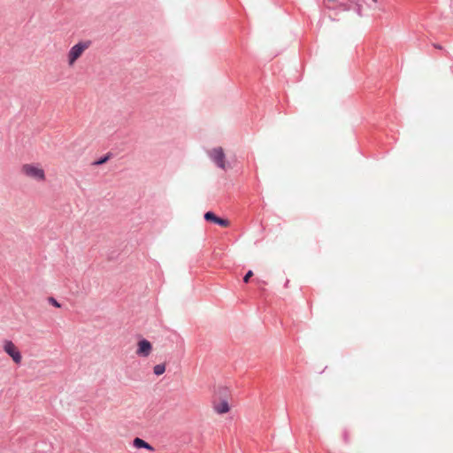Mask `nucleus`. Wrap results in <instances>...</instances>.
<instances>
[{
  "label": "nucleus",
  "instance_id": "11",
  "mask_svg": "<svg viewBox=\"0 0 453 453\" xmlns=\"http://www.w3.org/2000/svg\"><path fill=\"white\" fill-rule=\"evenodd\" d=\"M49 301H50V303L52 305H54L55 307H57V308H59V307H60L59 303H58L56 299H54L53 297H50V298L49 299Z\"/></svg>",
  "mask_w": 453,
  "mask_h": 453
},
{
  "label": "nucleus",
  "instance_id": "12",
  "mask_svg": "<svg viewBox=\"0 0 453 453\" xmlns=\"http://www.w3.org/2000/svg\"><path fill=\"white\" fill-rule=\"evenodd\" d=\"M109 157H104L103 158H101L100 160L96 161L95 163V165H102V164H104L107 160H108Z\"/></svg>",
  "mask_w": 453,
  "mask_h": 453
},
{
  "label": "nucleus",
  "instance_id": "14",
  "mask_svg": "<svg viewBox=\"0 0 453 453\" xmlns=\"http://www.w3.org/2000/svg\"><path fill=\"white\" fill-rule=\"evenodd\" d=\"M372 1H373L374 3H377V2H378V0H372Z\"/></svg>",
  "mask_w": 453,
  "mask_h": 453
},
{
  "label": "nucleus",
  "instance_id": "9",
  "mask_svg": "<svg viewBox=\"0 0 453 453\" xmlns=\"http://www.w3.org/2000/svg\"><path fill=\"white\" fill-rule=\"evenodd\" d=\"M153 372L157 376L162 375L165 372V365L159 364V365H155L153 367Z\"/></svg>",
  "mask_w": 453,
  "mask_h": 453
},
{
  "label": "nucleus",
  "instance_id": "2",
  "mask_svg": "<svg viewBox=\"0 0 453 453\" xmlns=\"http://www.w3.org/2000/svg\"><path fill=\"white\" fill-rule=\"evenodd\" d=\"M21 173L38 182H43L46 180V174L43 168L38 164H24L20 168Z\"/></svg>",
  "mask_w": 453,
  "mask_h": 453
},
{
  "label": "nucleus",
  "instance_id": "8",
  "mask_svg": "<svg viewBox=\"0 0 453 453\" xmlns=\"http://www.w3.org/2000/svg\"><path fill=\"white\" fill-rule=\"evenodd\" d=\"M133 445L136 449L143 448V449H148L150 451H154V448L150 444H149L144 440H142L141 438H138V437L134 439Z\"/></svg>",
  "mask_w": 453,
  "mask_h": 453
},
{
  "label": "nucleus",
  "instance_id": "10",
  "mask_svg": "<svg viewBox=\"0 0 453 453\" xmlns=\"http://www.w3.org/2000/svg\"><path fill=\"white\" fill-rule=\"evenodd\" d=\"M252 276H253V272H252L251 270H250V271L246 273V275L244 276V278H243L244 282H246V283H247V282L249 281V280L250 279V277H252Z\"/></svg>",
  "mask_w": 453,
  "mask_h": 453
},
{
  "label": "nucleus",
  "instance_id": "5",
  "mask_svg": "<svg viewBox=\"0 0 453 453\" xmlns=\"http://www.w3.org/2000/svg\"><path fill=\"white\" fill-rule=\"evenodd\" d=\"M152 351L151 343L146 340L142 339L137 342L136 355L139 357H147L150 355Z\"/></svg>",
  "mask_w": 453,
  "mask_h": 453
},
{
  "label": "nucleus",
  "instance_id": "7",
  "mask_svg": "<svg viewBox=\"0 0 453 453\" xmlns=\"http://www.w3.org/2000/svg\"><path fill=\"white\" fill-rule=\"evenodd\" d=\"M204 219L208 221H212L223 227H227L229 226V221L226 219H220L217 217L213 212L208 211L204 214Z\"/></svg>",
  "mask_w": 453,
  "mask_h": 453
},
{
  "label": "nucleus",
  "instance_id": "13",
  "mask_svg": "<svg viewBox=\"0 0 453 453\" xmlns=\"http://www.w3.org/2000/svg\"><path fill=\"white\" fill-rule=\"evenodd\" d=\"M434 47H435L436 49H439V50H441V49H442V48H441V45H438V44H434Z\"/></svg>",
  "mask_w": 453,
  "mask_h": 453
},
{
  "label": "nucleus",
  "instance_id": "1",
  "mask_svg": "<svg viewBox=\"0 0 453 453\" xmlns=\"http://www.w3.org/2000/svg\"><path fill=\"white\" fill-rule=\"evenodd\" d=\"M91 46L90 41H81L74 44L66 54V63L69 67L74 66L77 60Z\"/></svg>",
  "mask_w": 453,
  "mask_h": 453
},
{
  "label": "nucleus",
  "instance_id": "3",
  "mask_svg": "<svg viewBox=\"0 0 453 453\" xmlns=\"http://www.w3.org/2000/svg\"><path fill=\"white\" fill-rule=\"evenodd\" d=\"M3 349L5 353H7L13 362L17 365L21 363L22 356L17 348V346L12 341H4L3 344Z\"/></svg>",
  "mask_w": 453,
  "mask_h": 453
},
{
  "label": "nucleus",
  "instance_id": "6",
  "mask_svg": "<svg viewBox=\"0 0 453 453\" xmlns=\"http://www.w3.org/2000/svg\"><path fill=\"white\" fill-rule=\"evenodd\" d=\"M212 407L218 414H225L230 411V406L226 399L214 400Z\"/></svg>",
  "mask_w": 453,
  "mask_h": 453
},
{
  "label": "nucleus",
  "instance_id": "4",
  "mask_svg": "<svg viewBox=\"0 0 453 453\" xmlns=\"http://www.w3.org/2000/svg\"><path fill=\"white\" fill-rule=\"evenodd\" d=\"M210 157L220 168H226L225 153L221 147L214 148L209 152Z\"/></svg>",
  "mask_w": 453,
  "mask_h": 453
}]
</instances>
